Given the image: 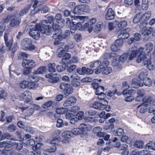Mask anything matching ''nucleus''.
I'll return each mask as SVG.
<instances>
[{"label": "nucleus", "instance_id": "obj_1", "mask_svg": "<svg viewBox=\"0 0 155 155\" xmlns=\"http://www.w3.org/2000/svg\"><path fill=\"white\" fill-rule=\"evenodd\" d=\"M48 22L47 20H44L42 21L41 25L43 27V29H41V31L43 33H45L46 34L50 33L53 29H57L59 28L62 27L61 25L55 24V20L53 16H50L47 18Z\"/></svg>", "mask_w": 155, "mask_h": 155}, {"label": "nucleus", "instance_id": "obj_2", "mask_svg": "<svg viewBox=\"0 0 155 155\" xmlns=\"http://www.w3.org/2000/svg\"><path fill=\"white\" fill-rule=\"evenodd\" d=\"M30 31L29 34L30 35L34 38L38 40L40 37V32L43 33L41 31V29H43V27L40 24H37L35 25H30L29 26Z\"/></svg>", "mask_w": 155, "mask_h": 155}, {"label": "nucleus", "instance_id": "obj_3", "mask_svg": "<svg viewBox=\"0 0 155 155\" xmlns=\"http://www.w3.org/2000/svg\"><path fill=\"white\" fill-rule=\"evenodd\" d=\"M72 22L74 26H77V29L78 30H84V25H82V24L88 20V16H74L72 17Z\"/></svg>", "mask_w": 155, "mask_h": 155}, {"label": "nucleus", "instance_id": "obj_4", "mask_svg": "<svg viewBox=\"0 0 155 155\" xmlns=\"http://www.w3.org/2000/svg\"><path fill=\"white\" fill-rule=\"evenodd\" d=\"M109 64V62L107 60H104L102 62L99 61H97L91 64L90 67L93 70L97 69L95 71V73L98 74L101 72V69L108 66Z\"/></svg>", "mask_w": 155, "mask_h": 155}, {"label": "nucleus", "instance_id": "obj_5", "mask_svg": "<svg viewBox=\"0 0 155 155\" xmlns=\"http://www.w3.org/2000/svg\"><path fill=\"white\" fill-rule=\"evenodd\" d=\"M21 45V48L25 51H32L35 48V46L32 44L31 40L28 38L23 39Z\"/></svg>", "mask_w": 155, "mask_h": 155}, {"label": "nucleus", "instance_id": "obj_6", "mask_svg": "<svg viewBox=\"0 0 155 155\" xmlns=\"http://www.w3.org/2000/svg\"><path fill=\"white\" fill-rule=\"evenodd\" d=\"M104 103L102 102L99 103L98 102H94L92 105L93 108L100 110H105L107 111H109L110 110V106L108 105V102L105 100H103Z\"/></svg>", "mask_w": 155, "mask_h": 155}, {"label": "nucleus", "instance_id": "obj_7", "mask_svg": "<svg viewBox=\"0 0 155 155\" xmlns=\"http://www.w3.org/2000/svg\"><path fill=\"white\" fill-rule=\"evenodd\" d=\"M143 48L141 47L138 49L134 47L131 48L129 51L128 54V59L131 61L135 58L136 56L138 55L139 52H141L142 50H143Z\"/></svg>", "mask_w": 155, "mask_h": 155}, {"label": "nucleus", "instance_id": "obj_8", "mask_svg": "<svg viewBox=\"0 0 155 155\" xmlns=\"http://www.w3.org/2000/svg\"><path fill=\"white\" fill-rule=\"evenodd\" d=\"M79 128L83 137L87 135V132L90 131L92 129V126L89 124L82 123L79 125Z\"/></svg>", "mask_w": 155, "mask_h": 155}, {"label": "nucleus", "instance_id": "obj_9", "mask_svg": "<svg viewBox=\"0 0 155 155\" xmlns=\"http://www.w3.org/2000/svg\"><path fill=\"white\" fill-rule=\"evenodd\" d=\"M23 67L29 69H31L37 65L36 64L33 60L24 59L22 63Z\"/></svg>", "mask_w": 155, "mask_h": 155}, {"label": "nucleus", "instance_id": "obj_10", "mask_svg": "<svg viewBox=\"0 0 155 155\" xmlns=\"http://www.w3.org/2000/svg\"><path fill=\"white\" fill-rule=\"evenodd\" d=\"M31 94L29 91H25L20 95V100H25L26 103L29 102L31 99Z\"/></svg>", "mask_w": 155, "mask_h": 155}, {"label": "nucleus", "instance_id": "obj_11", "mask_svg": "<svg viewBox=\"0 0 155 155\" xmlns=\"http://www.w3.org/2000/svg\"><path fill=\"white\" fill-rule=\"evenodd\" d=\"M96 22L97 19L96 18H91L88 23H85L84 25V30H87L89 33H90L93 29L92 25L95 24Z\"/></svg>", "mask_w": 155, "mask_h": 155}, {"label": "nucleus", "instance_id": "obj_12", "mask_svg": "<svg viewBox=\"0 0 155 155\" xmlns=\"http://www.w3.org/2000/svg\"><path fill=\"white\" fill-rule=\"evenodd\" d=\"M139 55L137 60V62L138 63L142 61L143 64H145V63H147V60L148 59V58H150V57L146 56L143 50L141 52H139Z\"/></svg>", "mask_w": 155, "mask_h": 155}, {"label": "nucleus", "instance_id": "obj_13", "mask_svg": "<svg viewBox=\"0 0 155 155\" xmlns=\"http://www.w3.org/2000/svg\"><path fill=\"white\" fill-rule=\"evenodd\" d=\"M77 99L74 97L72 96L68 98L63 104L64 107H68L72 106L75 103Z\"/></svg>", "mask_w": 155, "mask_h": 155}, {"label": "nucleus", "instance_id": "obj_14", "mask_svg": "<svg viewBox=\"0 0 155 155\" xmlns=\"http://www.w3.org/2000/svg\"><path fill=\"white\" fill-rule=\"evenodd\" d=\"M4 39L5 45L8 48V50L10 51L12 47V45L13 43V39L8 40V34L5 33L4 35Z\"/></svg>", "mask_w": 155, "mask_h": 155}, {"label": "nucleus", "instance_id": "obj_15", "mask_svg": "<svg viewBox=\"0 0 155 155\" xmlns=\"http://www.w3.org/2000/svg\"><path fill=\"white\" fill-rule=\"evenodd\" d=\"M142 101L144 104L147 107L150 106V104H153L154 103L153 99L149 96H146L144 97Z\"/></svg>", "mask_w": 155, "mask_h": 155}, {"label": "nucleus", "instance_id": "obj_16", "mask_svg": "<svg viewBox=\"0 0 155 155\" xmlns=\"http://www.w3.org/2000/svg\"><path fill=\"white\" fill-rule=\"evenodd\" d=\"M114 24H117V28L119 30H121L126 27L128 25L127 21L125 20H122L120 21H114Z\"/></svg>", "mask_w": 155, "mask_h": 155}, {"label": "nucleus", "instance_id": "obj_17", "mask_svg": "<svg viewBox=\"0 0 155 155\" xmlns=\"http://www.w3.org/2000/svg\"><path fill=\"white\" fill-rule=\"evenodd\" d=\"M114 13L112 9L110 8L108 9L105 15V18L107 20H111L114 18Z\"/></svg>", "mask_w": 155, "mask_h": 155}, {"label": "nucleus", "instance_id": "obj_18", "mask_svg": "<svg viewBox=\"0 0 155 155\" xmlns=\"http://www.w3.org/2000/svg\"><path fill=\"white\" fill-rule=\"evenodd\" d=\"M153 29L151 28H147L146 27H143L140 30V32L144 36H147L151 34Z\"/></svg>", "mask_w": 155, "mask_h": 155}, {"label": "nucleus", "instance_id": "obj_19", "mask_svg": "<svg viewBox=\"0 0 155 155\" xmlns=\"http://www.w3.org/2000/svg\"><path fill=\"white\" fill-rule=\"evenodd\" d=\"M146 150L150 151H155V143L153 141H150L145 146Z\"/></svg>", "mask_w": 155, "mask_h": 155}, {"label": "nucleus", "instance_id": "obj_20", "mask_svg": "<svg viewBox=\"0 0 155 155\" xmlns=\"http://www.w3.org/2000/svg\"><path fill=\"white\" fill-rule=\"evenodd\" d=\"M21 22V19L19 18L15 17L12 19L10 21V25L13 27H17Z\"/></svg>", "mask_w": 155, "mask_h": 155}, {"label": "nucleus", "instance_id": "obj_21", "mask_svg": "<svg viewBox=\"0 0 155 155\" xmlns=\"http://www.w3.org/2000/svg\"><path fill=\"white\" fill-rule=\"evenodd\" d=\"M19 108L22 112H24L25 111L26 116H31L34 113V110L31 107L28 108V107H20Z\"/></svg>", "mask_w": 155, "mask_h": 155}, {"label": "nucleus", "instance_id": "obj_22", "mask_svg": "<svg viewBox=\"0 0 155 155\" xmlns=\"http://www.w3.org/2000/svg\"><path fill=\"white\" fill-rule=\"evenodd\" d=\"M143 83L141 82L140 81L137 80L136 78H134L132 80L131 86L134 88H137L139 87L143 86Z\"/></svg>", "mask_w": 155, "mask_h": 155}, {"label": "nucleus", "instance_id": "obj_23", "mask_svg": "<svg viewBox=\"0 0 155 155\" xmlns=\"http://www.w3.org/2000/svg\"><path fill=\"white\" fill-rule=\"evenodd\" d=\"M102 129L101 128L97 127H94L93 130V132L97 134V136L102 137L104 135V133L101 132Z\"/></svg>", "mask_w": 155, "mask_h": 155}, {"label": "nucleus", "instance_id": "obj_24", "mask_svg": "<svg viewBox=\"0 0 155 155\" xmlns=\"http://www.w3.org/2000/svg\"><path fill=\"white\" fill-rule=\"evenodd\" d=\"M147 63H145V64H143L144 65H146V68L149 71H152L154 69V63L153 61H151L150 58H149L147 60Z\"/></svg>", "mask_w": 155, "mask_h": 155}, {"label": "nucleus", "instance_id": "obj_25", "mask_svg": "<svg viewBox=\"0 0 155 155\" xmlns=\"http://www.w3.org/2000/svg\"><path fill=\"white\" fill-rule=\"evenodd\" d=\"M104 67L103 69H101V72L104 75H107L110 74L112 72L111 67Z\"/></svg>", "mask_w": 155, "mask_h": 155}, {"label": "nucleus", "instance_id": "obj_26", "mask_svg": "<svg viewBox=\"0 0 155 155\" xmlns=\"http://www.w3.org/2000/svg\"><path fill=\"white\" fill-rule=\"evenodd\" d=\"M29 80H23L20 81L19 83V86L22 89L28 88V86Z\"/></svg>", "mask_w": 155, "mask_h": 155}, {"label": "nucleus", "instance_id": "obj_27", "mask_svg": "<svg viewBox=\"0 0 155 155\" xmlns=\"http://www.w3.org/2000/svg\"><path fill=\"white\" fill-rule=\"evenodd\" d=\"M128 54L127 53H124L122 54L119 57V59L121 62H124L125 61L129 60L128 59Z\"/></svg>", "mask_w": 155, "mask_h": 155}, {"label": "nucleus", "instance_id": "obj_28", "mask_svg": "<svg viewBox=\"0 0 155 155\" xmlns=\"http://www.w3.org/2000/svg\"><path fill=\"white\" fill-rule=\"evenodd\" d=\"M143 84L146 86L150 87L151 86L152 84V81L149 78L146 77L143 78Z\"/></svg>", "mask_w": 155, "mask_h": 155}, {"label": "nucleus", "instance_id": "obj_29", "mask_svg": "<svg viewBox=\"0 0 155 155\" xmlns=\"http://www.w3.org/2000/svg\"><path fill=\"white\" fill-rule=\"evenodd\" d=\"M153 44L151 42L147 43L144 46L145 51L147 53L150 52L153 50Z\"/></svg>", "mask_w": 155, "mask_h": 155}, {"label": "nucleus", "instance_id": "obj_30", "mask_svg": "<svg viewBox=\"0 0 155 155\" xmlns=\"http://www.w3.org/2000/svg\"><path fill=\"white\" fill-rule=\"evenodd\" d=\"M60 140V137H53L50 141V144L52 145L58 146Z\"/></svg>", "mask_w": 155, "mask_h": 155}, {"label": "nucleus", "instance_id": "obj_31", "mask_svg": "<svg viewBox=\"0 0 155 155\" xmlns=\"http://www.w3.org/2000/svg\"><path fill=\"white\" fill-rule=\"evenodd\" d=\"M61 28H59L57 29H53V30H55V33L53 35V37L54 38H58L60 39L62 33V31L60 29Z\"/></svg>", "mask_w": 155, "mask_h": 155}, {"label": "nucleus", "instance_id": "obj_32", "mask_svg": "<svg viewBox=\"0 0 155 155\" xmlns=\"http://www.w3.org/2000/svg\"><path fill=\"white\" fill-rule=\"evenodd\" d=\"M38 86V83H35L33 81H29L28 89H36Z\"/></svg>", "mask_w": 155, "mask_h": 155}, {"label": "nucleus", "instance_id": "obj_33", "mask_svg": "<svg viewBox=\"0 0 155 155\" xmlns=\"http://www.w3.org/2000/svg\"><path fill=\"white\" fill-rule=\"evenodd\" d=\"M57 150V147L56 145H52L49 149L45 150L43 153L45 155H47L48 153H53L56 151Z\"/></svg>", "mask_w": 155, "mask_h": 155}, {"label": "nucleus", "instance_id": "obj_34", "mask_svg": "<svg viewBox=\"0 0 155 155\" xmlns=\"http://www.w3.org/2000/svg\"><path fill=\"white\" fill-rule=\"evenodd\" d=\"M57 66L54 63H50L48 65L49 71L52 73L55 72L56 71Z\"/></svg>", "mask_w": 155, "mask_h": 155}, {"label": "nucleus", "instance_id": "obj_35", "mask_svg": "<svg viewBox=\"0 0 155 155\" xmlns=\"http://www.w3.org/2000/svg\"><path fill=\"white\" fill-rule=\"evenodd\" d=\"M147 106H146L143 103L139 105L137 107V108L140 113H144L147 110Z\"/></svg>", "mask_w": 155, "mask_h": 155}, {"label": "nucleus", "instance_id": "obj_36", "mask_svg": "<svg viewBox=\"0 0 155 155\" xmlns=\"http://www.w3.org/2000/svg\"><path fill=\"white\" fill-rule=\"evenodd\" d=\"M72 135L74 136H77L80 134L82 137V135L80 131V130L79 128V127L78 128H74L72 129L71 130Z\"/></svg>", "mask_w": 155, "mask_h": 155}, {"label": "nucleus", "instance_id": "obj_37", "mask_svg": "<svg viewBox=\"0 0 155 155\" xmlns=\"http://www.w3.org/2000/svg\"><path fill=\"white\" fill-rule=\"evenodd\" d=\"M62 18V15L61 14H57L56 15L55 17V23L57 25H61L62 26L63 25V22L60 23V21L61 20Z\"/></svg>", "mask_w": 155, "mask_h": 155}, {"label": "nucleus", "instance_id": "obj_38", "mask_svg": "<svg viewBox=\"0 0 155 155\" xmlns=\"http://www.w3.org/2000/svg\"><path fill=\"white\" fill-rule=\"evenodd\" d=\"M18 141V140L16 139L15 138H12L10 139L9 141L8 142V147H9V148L10 150L11 149L12 146H15Z\"/></svg>", "mask_w": 155, "mask_h": 155}, {"label": "nucleus", "instance_id": "obj_39", "mask_svg": "<svg viewBox=\"0 0 155 155\" xmlns=\"http://www.w3.org/2000/svg\"><path fill=\"white\" fill-rule=\"evenodd\" d=\"M38 1L37 0H35L34 2V3L33 5V7L34 8V10H32L31 11V13H34V14H35L36 13V12L35 13L34 12L36 11L37 12L39 11L40 10V8L41 7V5H39L38 6L36 7L37 5L38 4Z\"/></svg>", "mask_w": 155, "mask_h": 155}, {"label": "nucleus", "instance_id": "obj_40", "mask_svg": "<svg viewBox=\"0 0 155 155\" xmlns=\"http://www.w3.org/2000/svg\"><path fill=\"white\" fill-rule=\"evenodd\" d=\"M62 137H63L69 138L73 136L71 133V131L65 130L62 134Z\"/></svg>", "mask_w": 155, "mask_h": 155}, {"label": "nucleus", "instance_id": "obj_41", "mask_svg": "<svg viewBox=\"0 0 155 155\" xmlns=\"http://www.w3.org/2000/svg\"><path fill=\"white\" fill-rule=\"evenodd\" d=\"M82 5H79L76 6L74 9V14H81L83 12Z\"/></svg>", "mask_w": 155, "mask_h": 155}, {"label": "nucleus", "instance_id": "obj_42", "mask_svg": "<svg viewBox=\"0 0 155 155\" xmlns=\"http://www.w3.org/2000/svg\"><path fill=\"white\" fill-rule=\"evenodd\" d=\"M142 13H139L136 14L133 19V22L134 23H137L139 21L140 19L142 20Z\"/></svg>", "mask_w": 155, "mask_h": 155}, {"label": "nucleus", "instance_id": "obj_43", "mask_svg": "<svg viewBox=\"0 0 155 155\" xmlns=\"http://www.w3.org/2000/svg\"><path fill=\"white\" fill-rule=\"evenodd\" d=\"M150 16L151 13L150 11L147 12L143 14L142 13V20L144 21L148 20L150 18Z\"/></svg>", "mask_w": 155, "mask_h": 155}, {"label": "nucleus", "instance_id": "obj_44", "mask_svg": "<svg viewBox=\"0 0 155 155\" xmlns=\"http://www.w3.org/2000/svg\"><path fill=\"white\" fill-rule=\"evenodd\" d=\"M112 65L114 67H116V68L118 69L120 68V65L119 64L118 61H117L116 57H114L112 61Z\"/></svg>", "mask_w": 155, "mask_h": 155}, {"label": "nucleus", "instance_id": "obj_45", "mask_svg": "<svg viewBox=\"0 0 155 155\" xmlns=\"http://www.w3.org/2000/svg\"><path fill=\"white\" fill-rule=\"evenodd\" d=\"M134 145L136 147L139 148H141L143 147L144 143L142 141L138 140L136 141L135 142Z\"/></svg>", "mask_w": 155, "mask_h": 155}, {"label": "nucleus", "instance_id": "obj_46", "mask_svg": "<svg viewBox=\"0 0 155 155\" xmlns=\"http://www.w3.org/2000/svg\"><path fill=\"white\" fill-rule=\"evenodd\" d=\"M31 5L28 4L23 9L21 10L20 12V16H23L24 14H26L28 11L29 9L31 7Z\"/></svg>", "mask_w": 155, "mask_h": 155}, {"label": "nucleus", "instance_id": "obj_47", "mask_svg": "<svg viewBox=\"0 0 155 155\" xmlns=\"http://www.w3.org/2000/svg\"><path fill=\"white\" fill-rule=\"evenodd\" d=\"M102 25V23L98 22L97 23L94 29V30L95 32H98L100 31L101 29V25Z\"/></svg>", "mask_w": 155, "mask_h": 155}, {"label": "nucleus", "instance_id": "obj_48", "mask_svg": "<svg viewBox=\"0 0 155 155\" xmlns=\"http://www.w3.org/2000/svg\"><path fill=\"white\" fill-rule=\"evenodd\" d=\"M46 69V68L45 67H41L35 71L34 73L36 74H42L45 71Z\"/></svg>", "mask_w": 155, "mask_h": 155}, {"label": "nucleus", "instance_id": "obj_49", "mask_svg": "<svg viewBox=\"0 0 155 155\" xmlns=\"http://www.w3.org/2000/svg\"><path fill=\"white\" fill-rule=\"evenodd\" d=\"M120 140L122 142H126L127 143H130L131 141V139L126 135L122 136Z\"/></svg>", "mask_w": 155, "mask_h": 155}, {"label": "nucleus", "instance_id": "obj_50", "mask_svg": "<svg viewBox=\"0 0 155 155\" xmlns=\"http://www.w3.org/2000/svg\"><path fill=\"white\" fill-rule=\"evenodd\" d=\"M68 87L64 92V94L66 95L71 94L73 92V89L70 84H69V86H68Z\"/></svg>", "mask_w": 155, "mask_h": 155}, {"label": "nucleus", "instance_id": "obj_51", "mask_svg": "<svg viewBox=\"0 0 155 155\" xmlns=\"http://www.w3.org/2000/svg\"><path fill=\"white\" fill-rule=\"evenodd\" d=\"M148 0H142V7L143 10H146L148 8Z\"/></svg>", "mask_w": 155, "mask_h": 155}, {"label": "nucleus", "instance_id": "obj_52", "mask_svg": "<svg viewBox=\"0 0 155 155\" xmlns=\"http://www.w3.org/2000/svg\"><path fill=\"white\" fill-rule=\"evenodd\" d=\"M148 73L146 70H144L142 72H141L138 76L139 78L141 79L142 78L145 77V76H147L148 75Z\"/></svg>", "mask_w": 155, "mask_h": 155}, {"label": "nucleus", "instance_id": "obj_53", "mask_svg": "<svg viewBox=\"0 0 155 155\" xmlns=\"http://www.w3.org/2000/svg\"><path fill=\"white\" fill-rule=\"evenodd\" d=\"M5 147L6 150L7 151L9 150L10 149L9 148L8 145V143L7 142L4 141L2 142H0V147Z\"/></svg>", "mask_w": 155, "mask_h": 155}, {"label": "nucleus", "instance_id": "obj_54", "mask_svg": "<svg viewBox=\"0 0 155 155\" xmlns=\"http://www.w3.org/2000/svg\"><path fill=\"white\" fill-rule=\"evenodd\" d=\"M104 90V88L103 87L99 86L96 89L95 92L96 95L101 94L102 93H103V91Z\"/></svg>", "mask_w": 155, "mask_h": 155}, {"label": "nucleus", "instance_id": "obj_55", "mask_svg": "<svg viewBox=\"0 0 155 155\" xmlns=\"http://www.w3.org/2000/svg\"><path fill=\"white\" fill-rule=\"evenodd\" d=\"M67 111V109L65 108H58L56 109V111L57 114H63Z\"/></svg>", "mask_w": 155, "mask_h": 155}, {"label": "nucleus", "instance_id": "obj_56", "mask_svg": "<svg viewBox=\"0 0 155 155\" xmlns=\"http://www.w3.org/2000/svg\"><path fill=\"white\" fill-rule=\"evenodd\" d=\"M7 96V93L4 90L0 89V97L1 98L5 99Z\"/></svg>", "mask_w": 155, "mask_h": 155}, {"label": "nucleus", "instance_id": "obj_57", "mask_svg": "<svg viewBox=\"0 0 155 155\" xmlns=\"http://www.w3.org/2000/svg\"><path fill=\"white\" fill-rule=\"evenodd\" d=\"M66 68V65L62 64L61 65H58L56 67L57 71L59 72H62L64 71Z\"/></svg>", "mask_w": 155, "mask_h": 155}, {"label": "nucleus", "instance_id": "obj_58", "mask_svg": "<svg viewBox=\"0 0 155 155\" xmlns=\"http://www.w3.org/2000/svg\"><path fill=\"white\" fill-rule=\"evenodd\" d=\"M28 80L31 81H33L36 83L38 81L39 79L38 77L36 76H29L28 78Z\"/></svg>", "mask_w": 155, "mask_h": 155}, {"label": "nucleus", "instance_id": "obj_59", "mask_svg": "<svg viewBox=\"0 0 155 155\" xmlns=\"http://www.w3.org/2000/svg\"><path fill=\"white\" fill-rule=\"evenodd\" d=\"M115 44L120 49V48L123 44V40L121 39H117L115 42Z\"/></svg>", "mask_w": 155, "mask_h": 155}, {"label": "nucleus", "instance_id": "obj_60", "mask_svg": "<svg viewBox=\"0 0 155 155\" xmlns=\"http://www.w3.org/2000/svg\"><path fill=\"white\" fill-rule=\"evenodd\" d=\"M69 86V84L65 83H61L60 85V88L62 90L63 92Z\"/></svg>", "mask_w": 155, "mask_h": 155}, {"label": "nucleus", "instance_id": "obj_61", "mask_svg": "<svg viewBox=\"0 0 155 155\" xmlns=\"http://www.w3.org/2000/svg\"><path fill=\"white\" fill-rule=\"evenodd\" d=\"M129 36V34L127 33H122L118 35V37L122 39H126Z\"/></svg>", "mask_w": 155, "mask_h": 155}, {"label": "nucleus", "instance_id": "obj_62", "mask_svg": "<svg viewBox=\"0 0 155 155\" xmlns=\"http://www.w3.org/2000/svg\"><path fill=\"white\" fill-rule=\"evenodd\" d=\"M74 114L70 111V110L67 112L65 114V116L67 119H70L74 117Z\"/></svg>", "mask_w": 155, "mask_h": 155}, {"label": "nucleus", "instance_id": "obj_63", "mask_svg": "<svg viewBox=\"0 0 155 155\" xmlns=\"http://www.w3.org/2000/svg\"><path fill=\"white\" fill-rule=\"evenodd\" d=\"M83 12H88L90 11V7L87 5H81Z\"/></svg>", "mask_w": 155, "mask_h": 155}, {"label": "nucleus", "instance_id": "obj_64", "mask_svg": "<svg viewBox=\"0 0 155 155\" xmlns=\"http://www.w3.org/2000/svg\"><path fill=\"white\" fill-rule=\"evenodd\" d=\"M84 112L82 111H79L76 115L75 117L78 120H80L82 119L84 117Z\"/></svg>", "mask_w": 155, "mask_h": 155}]
</instances>
